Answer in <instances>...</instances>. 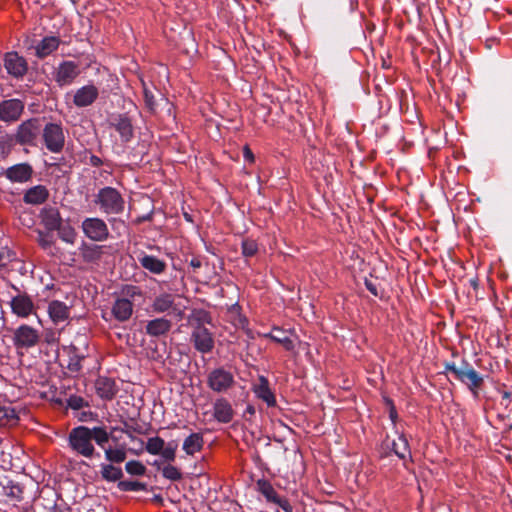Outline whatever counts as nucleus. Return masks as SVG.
Returning <instances> with one entry per match:
<instances>
[{
	"instance_id": "nucleus-12",
	"label": "nucleus",
	"mask_w": 512,
	"mask_h": 512,
	"mask_svg": "<svg viewBox=\"0 0 512 512\" xmlns=\"http://www.w3.org/2000/svg\"><path fill=\"white\" fill-rule=\"evenodd\" d=\"M25 104L20 99H8L0 102V121L14 123L24 112Z\"/></svg>"
},
{
	"instance_id": "nucleus-31",
	"label": "nucleus",
	"mask_w": 512,
	"mask_h": 512,
	"mask_svg": "<svg viewBox=\"0 0 512 512\" xmlns=\"http://www.w3.org/2000/svg\"><path fill=\"white\" fill-rule=\"evenodd\" d=\"M203 445V435L200 433H192L187 438H185L182 449L187 455L193 456L195 453L201 451Z\"/></svg>"
},
{
	"instance_id": "nucleus-30",
	"label": "nucleus",
	"mask_w": 512,
	"mask_h": 512,
	"mask_svg": "<svg viewBox=\"0 0 512 512\" xmlns=\"http://www.w3.org/2000/svg\"><path fill=\"white\" fill-rule=\"evenodd\" d=\"M138 260L144 269L153 274H161L166 269V263L152 255H143Z\"/></svg>"
},
{
	"instance_id": "nucleus-18",
	"label": "nucleus",
	"mask_w": 512,
	"mask_h": 512,
	"mask_svg": "<svg viewBox=\"0 0 512 512\" xmlns=\"http://www.w3.org/2000/svg\"><path fill=\"white\" fill-rule=\"evenodd\" d=\"M36 505L40 512H64V505L58 503L57 494L53 491L41 492Z\"/></svg>"
},
{
	"instance_id": "nucleus-52",
	"label": "nucleus",
	"mask_w": 512,
	"mask_h": 512,
	"mask_svg": "<svg viewBox=\"0 0 512 512\" xmlns=\"http://www.w3.org/2000/svg\"><path fill=\"white\" fill-rule=\"evenodd\" d=\"M90 163L95 167H99L102 165V160L99 157L92 155L90 158Z\"/></svg>"
},
{
	"instance_id": "nucleus-58",
	"label": "nucleus",
	"mask_w": 512,
	"mask_h": 512,
	"mask_svg": "<svg viewBox=\"0 0 512 512\" xmlns=\"http://www.w3.org/2000/svg\"><path fill=\"white\" fill-rule=\"evenodd\" d=\"M73 4H76L77 0H70Z\"/></svg>"
},
{
	"instance_id": "nucleus-9",
	"label": "nucleus",
	"mask_w": 512,
	"mask_h": 512,
	"mask_svg": "<svg viewBox=\"0 0 512 512\" xmlns=\"http://www.w3.org/2000/svg\"><path fill=\"white\" fill-rule=\"evenodd\" d=\"M84 235L92 241L102 242L108 239L109 229L104 220L93 217L86 218L81 225Z\"/></svg>"
},
{
	"instance_id": "nucleus-5",
	"label": "nucleus",
	"mask_w": 512,
	"mask_h": 512,
	"mask_svg": "<svg viewBox=\"0 0 512 512\" xmlns=\"http://www.w3.org/2000/svg\"><path fill=\"white\" fill-rule=\"evenodd\" d=\"M97 203L107 214H119L124 209V200L121 194L112 187H104L99 190Z\"/></svg>"
},
{
	"instance_id": "nucleus-44",
	"label": "nucleus",
	"mask_w": 512,
	"mask_h": 512,
	"mask_svg": "<svg viewBox=\"0 0 512 512\" xmlns=\"http://www.w3.org/2000/svg\"><path fill=\"white\" fill-rule=\"evenodd\" d=\"M122 297L127 298L129 300L135 299V297H141L142 292L139 287L134 285H125L121 290Z\"/></svg>"
},
{
	"instance_id": "nucleus-22",
	"label": "nucleus",
	"mask_w": 512,
	"mask_h": 512,
	"mask_svg": "<svg viewBox=\"0 0 512 512\" xmlns=\"http://www.w3.org/2000/svg\"><path fill=\"white\" fill-rule=\"evenodd\" d=\"M213 416L220 423H229L234 417L231 404L225 398L217 399L213 404Z\"/></svg>"
},
{
	"instance_id": "nucleus-33",
	"label": "nucleus",
	"mask_w": 512,
	"mask_h": 512,
	"mask_svg": "<svg viewBox=\"0 0 512 512\" xmlns=\"http://www.w3.org/2000/svg\"><path fill=\"white\" fill-rule=\"evenodd\" d=\"M104 450L105 459L111 464L117 463L120 464L126 460L127 453L125 446L121 445L116 448L105 447L102 448Z\"/></svg>"
},
{
	"instance_id": "nucleus-25",
	"label": "nucleus",
	"mask_w": 512,
	"mask_h": 512,
	"mask_svg": "<svg viewBox=\"0 0 512 512\" xmlns=\"http://www.w3.org/2000/svg\"><path fill=\"white\" fill-rule=\"evenodd\" d=\"M40 217L46 229L54 231L62 224L60 212L55 207H44L41 210Z\"/></svg>"
},
{
	"instance_id": "nucleus-51",
	"label": "nucleus",
	"mask_w": 512,
	"mask_h": 512,
	"mask_svg": "<svg viewBox=\"0 0 512 512\" xmlns=\"http://www.w3.org/2000/svg\"><path fill=\"white\" fill-rule=\"evenodd\" d=\"M39 244L43 249H49L53 245V241L47 237H41L39 239Z\"/></svg>"
},
{
	"instance_id": "nucleus-55",
	"label": "nucleus",
	"mask_w": 512,
	"mask_h": 512,
	"mask_svg": "<svg viewBox=\"0 0 512 512\" xmlns=\"http://www.w3.org/2000/svg\"><path fill=\"white\" fill-rule=\"evenodd\" d=\"M4 267L3 254L0 252V268Z\"/></svg>"
},
{
	"instance_id": "nucleus-28",
	"label": "nucleus",
	"mask_w": 512,
	"mask_h": 512,
	"mask_svg": "<svg viewBox=\"0 0 512 512\" xmlns=\"http://www.w3.org/2000/svg\"><path fill=\"white\" fill-rule=\"evenodd\" d=\"M48 313L53 322H63L69 317V308L61 301L53 300L49 303Z\"/></svg>"
},
{
	"instance_id": "nucleus-29",
	"label": "nucleus",
	"mask_w": 512,
	"mask_h": 512,
	"mask_svg": "<svg viewBox=\"0 0 512 512\" xmlns=\"http://www.w3.org/2000/svg\"><path fill=\"white\" fill-rule=\"evenodd\" d=\"M59 44V38L55 36L45 37L35 46L36 55L40 58H44L55 51Z\"/></svg>"
},
{
	"instance_id": "nucleus-10",
	"label": "nucleus",
	"mask_w": 512,
	"mask_h": 512,
	"mask_svg": "<svg viewBox=\"0 0 512 512\" xmlns=\"http://www.w3.org/2000/svg\"><path fill=\"white\" fill-rule=\"evenodd\" d=\"M193 347L202 354L212 352L215 346L213 333L207 327L195 326L190 335Z\"/></svg>"
},
{
	"instance_id": "nucleus-16",
	"label": "nucleus",
	"mask_w": 512,
	"mask_h": 512,
	"mask_svg": "<svg viewBox=\"0 0 512 512\" xmlns=\"http://www.w3.org/2000/svg\"><path fill=\"white\" fill-rule=\"evenodd\" d=\"M98 96V88L93 84H88L76 90L73 97V103L76 107H87L92 105Z\"/></svg>"
},
{
	"instance_id": "nucleus-26",
	"label": "nucleus",
	"mask_w": 512,
	"mask_h": 512,
	"mask_svg": "<svg viewBox=\"0 0 512 512\" xmlns=\"http://www.w3.org/2000/svg\"><path fill=\"white\" fill-rule=\"evenodd\" d=\"M49 196L48 189L43 185L34 186L24 194V202L32 205L44 203Z\"/></svg>"
},
{
	"instance_id": "nucleus-57",
	"label": "nucleus",
	"mask_w": 512,
	"mask_h": 512,
	"mask_svg": "<svg viewBox=\"0 0 512 512\" xmlns=\"http://www.w3.org/2000/svg\"><path fill=\"white\" fill-rule=\"evenodd\" d=\"M367 288L373 293L376 295V291L373 287H371L370 285H367Z\"/></svg>"
},
{
	"instance_id": "nucleus-1",
	"label": "nucleus",
	"mask_w": 512,
	"mask_h": 512,
	"mask_svg": "<svg viewBox=\"0 0 512 512\" xmlns=\"http://www.w3.org/2000/svg\"><path fill=\"white\" fill-rule=\"evenodd\" d=\"M112 438L114 441L117 439L111 436V433L107 431L105 426H95L89 428L84 425L74 427L70 430L67 437L68 447L76 455L82 456L87 459H92L95 456H99L93 441L101 447Z\"/></svg>"
},
{
	"instance_id": "nucleus-45",
	"label": "nucleus",
	"mask_w": 512,
	"mask_h": 512,
	"mask_svg": "<svg viewBox=\"0 0 512 512\" xmlns=\"http://www.w3.org/2000/svg\"><path fill=\"white\" fill-rule=\"evenodd\" d=\"M177 443L170 442L166 446H163V450L160 451V454L167 461H174L176 457Z\"/></svg>"
},
{
	"instance_id": "nucleus-14",
	"label": "nucleus",
	"mask_w": 512,
	"mask_h": 512,
	"mask_svg": "<svg viewBox=\"0 0 512 512\" xmlns=\"http://www.w3.org/2000/svg\"><path fill=\"white\" fill-rule=\"evenodd\" d=\"M80 74L79 65L74 61H64L59 64L54 79L59 86H67Z\"/></svg>"
},
{
	"instance_id": "nucleus-2",
	"label": "nucleus",
	"mask_w": 512,
	"mask_h": 512,
	"mask_svg": "<svg viewBox=\"0 0 512 512\" xmlns=\"http://www.w3.org/2000/svg\"><path fill=\"white\" fill-rule=\"evenodd\" d=\"M445 370L464 384L475 399L479 398L480 389L484 384V377L469 362L463 360L459 366L454 362L446 363Z\"/></svg>"
},
{
	"instance_id": "nucleus-43",
	"label": "nucleus",
	"mask_w": 512,
	"mask_h": 512,
	"mask_svg": "<svg viewBox=\"0 0 512 512\" xmlns=\"http://www.w3.org/2000/svg\"><path fill=\"white\" fill-rule=\"evenodd\" d=\"M162 475L171 481H179L182 478L181 471L173 465H166L162 469Z\"/></svg>"
},
{
	"instance_id": "nucleus-34",
	"label": "nucleus",
	"mask_w": 512,
	"mask_h": 512,
	"mask_svg": "<svg viewBox=\"0 0 512 512\" xmlns=\"http://www.w3.org/2000/svg\"><path fill=\"white\" fill-rule=\"evenodd\" d=\"M189 323L194 329L195 326L206 327L212 324L211 314L203 309L194 310L189 317Z\"/></svg>"
},
{
	"instance_id": "nucleus-7",
	"label": "nucleus",
	"mask_w": 512,
	"mask_h": 512,
	"mask_svg": "<svg viewBox=\"0 0 512 512\" xmlns=\"http://www.w3.org/2000/svg\"><path fill=\"white\" fill-rule=\"evenodd\" d=\"M12 341L17 349H29L39 343L40 333L37 329L22 324L14 330Z\"/></svg>"
},
{
	"instance_id": "nucleus-6",
	"label": "nucleus",
	"mask_w": 512,
	"mask_h": 512,
	"mask_svg": "<svg viewBox=\"0 0 512 512\" xmlns=\"http://www.w3.org/2000/svg\"><path fill=\"white\" fill-rule=\"evenodd\" d=\"M235 384L234 376L223 367L211 370L207 376L208 387L217 393H225Z\"/></svg>"
},
{
	"instance_id": "nucleus-11",
	"label": "nucleus",
	"mask_w": 512,
	"mask_h": 512,
	"mask_svg": "<svg viewBox=\"0 0 512 512\" xmlns=\"http://www.w3.org/2000/svg\"><path fill=\"white\" fill-rule=\"evenodd\" d=\"M11 287L17 292V295L10 301L12 312L21 318H27L34 314L35 306L32 298L26 293H21L15 285L11 284Z\"/></svg>"
},
{
	"instance_id": "nucleus-53",
	"label": "nucleus",
	"mask_w": 512,
	"mask_h": 512,
	"mask_svg": "<svg viewBox=\"0 0 512 512\" xmlns=\"http://www.w3.org/2000/svg\"><path fill=\"white\" fill-rule=\"evenodd\" d=\"M190 265L194 268V269H198L201 267L202 263L200 261V259L198 258H193L191 259L190 261Z\"/></svg>"
},
{
	"instance_id": "nucleus-32",
	"label": "nucleus",
	"mask_w": 512,
	"mask_h": 512,
	"mask_svg": "<svg viewBox=\"0 0 512 512\" xmlns=\"http://www.w3.org/2000/svg\"><path fill=\"white\" fill-rule=\"evenodd\" d=\"M389 446L400 459L405 460L407 457H410L409 444L405 436L398 435L396 439L392 440Z\"/></svg>"
},
{
	"instance_id": "nucleus-49",
	"label": "nucleus",
	"mask_w": 512,
	"mask_h": 512,
	"mask_svg": "<svg viewBox=\"0 0 512 512\" xmlns=\"http://www.w3.org/2000/svg\"><path fill=\"white\" fill-rule=\"evenodd\" d=\"M501 394L500 405L504 407L505 410H508L512 403V393L508 390H499Z\"/></svg>"
},
{
	"instance_id": "nucleus-15",
	"label": "nucleus",
	"mask_w": 512,
	"mask_h": 512,
	"mask_svg": "<svg viewBox=\"0 0 512 512\" xmlns=\"http://www.w3.org/2000/svg\"><path fill=\"white\" fill-rule=\"evenodd\" d=\"M4 66L7 72L16 78L23 77L28 69L26 60L16 52L6 54Z\"/></svg>"
},
{
	"instance_id": "nucleus-8",
	"label": "nucleus",
	"mask_w": 512,
	"mask_h": 512,
	"mask_svg": "<svg viewBox=\"0 0 512 512\" xmlns=\"http://www.w3.org/2000/svg\"><path fill=\"white\" fill-rule=\"evenodd\" d=\"M175 298V295L166 292L157 295L151 304L153 312L158 314L168 312L173 314L178 320H182L184 318V310L175 305Z\"/></svg>"
},
{
	"instance_id": "nucleus-27",
	"label": "nucleus",
	"mask_w": 512,
	"mask_h": 512,
	"mask_svg": "<svg viewBox=\"0 0 512 512\" xmlns=\"http://www.w3.org/2000/svg\"><path fill=\"white\" fill-rule=\"evenodd\" d=\"M263 337L281 344L287 351H292L295 347L293 340L288 337L287 331H284L279 327H273L269 333L263 334Z\"/></svg>"
},
{
	"instance_id": "nucleus-19",
	"label": "nucleus",
	"mask_w": 512,
	"mask_h": 512,
	"mask_svg": "<svg viewBox=\"0 0 512 512\" xmlns=\"http://www.w3.org/2000/svg\"><path fill=\"white\" fill-rule=\"evenodd\" d=\"M173 324L165 317H158L147 321L145 333L150 337H161L168 334Z\"/></svg>"
},
{
	"instance_id": "nucleus-38",
	"label": "nucleus",
	"mask_w": 512,
	"mask_h": 512,
	"mask_svg": "<svg viewBox=\"0 0 512 512\" xmlns=\"http://www.w3.org/2000/svg\"><path fill=\"white\" fill-rule=\"evenodd\" d=\"M164 445L165 441L161 437H151L147 440L146 450L151 455H159L160 451L163 450Z\"/></svg>"
},
{
	"instance_id": "nucleus-50",
	"label": "nucleus",
	"mask_w": 512,
	"mask_h": 512,
	"mask_svg": "<svg viewBox=\"0 0 512 512\" xmlns=\"http://www.w3.org/2000/svg\"><path fill=\"white\" fill-rule=\"evenodd\" d=\"M243 157L246 161L254 162V155L251 149L248 146H245L243 148Z\"/></svg>"
},
{
	"instance_id": "nucleus-35",
	"label": "nucleus",
	"mask_w": 512,
	"mask_h": 512,
	"mask_svg": "<svg viewBox=\"0 0 512 512\" xmlns=\"http://www.w3.org/2000/svg\"><path fill=\"white\" fill-rule=\"evenodd\" d=\"M100 469L101 477L108 482H116L123 477L122 469L111 463L101 464Z\"/></svg>"
},
{
	"instance_id": "nucleus-13",
	"label": "nucleus",
	"mask_w": 512,
	"mask_h": 512,
	"mask_svg": "<svg viewBox=\"0 0 512 512\" xmlns=\"http://www.w3.org/2000/svg\"><path fill=\"white\" fill-rule=\"evenodd\" d=\"M257 490L266 498L268 502L274 503L286 512H291L292 507L286 498L278 495L271 483L265 479H259L256 483Z\"/></svg>"
},
{
	"instance_id": "nucleus-20",
	"label": "nucleus",
	"mask_w": 512,
	"mask_h": 512,
	"mask_svg": "<svg viewBox=\"0 0 512 512\" xmlns=\"http://www.w3.org/2000/svg\"><path fill=\"white\" fill-rule=\"evenodd\" d=\"M252 391L257 398L264 401L267 406L274 407L276 405V398L270 389L268 379L264 376H259L258 382L252 387Z\"/></svg>"
},
{
	"instance_id": "nucleus-24",
	"label": "nucleus",
	"mask_w": 512,
	"mask_h": 512,
	"mask_svg": "<svg viewBox=\"0 0 512 512\" xmlns=\"http://www.w3.org/2000/svg\"><path fill=\"white\" fill-rule=\"evenodd\" d=\"M96 393L105 400H111L115 397L118 388L113 379L100 376L95 382Z\"/></svg>"
},
{
	"instance_id": "nucleus-41",
	"label": "nucleus",
	"mask_w": 512,
	"mask_h": 512,
	"mask_svg": "<svg viewBox=\"0 0 512 512\" xmlns=\"http://www.w3.org/2000/svg\"><path fill=\"white\" fill-rule=\"evenodd\" d=\"M5 494L13 499V500H16V501H21L23 499V489L20 485L18 484H10V485H7L5 486Z\"/></svg>"
},
{
	"instance_id": "nucleus-39",
	"label": "nucleus",
	"mask_w": 512,
	"mask_h": 512,
	"mask_svg": "<svg viewBox=\"0 0 512 512\" xmlns=\"http://www.w3.org/2000/svg\"><path fill=\"white\" fill-rule=\"evenodd\" d=\"M242 255L244 257H253L258 252V244L255 240L247 238L241 244Z\"/></svg>"
},
{
	"instance_id": "nucleus-54",
	"label": "nucleus",
	"mask_w": 512,
	"mask_h": 512,
	"mask_svg": "<svg viewBox=\"0 0 512 512\" xmlns=\"http://www.w3.org/2000/svg\"><path fill=\"white\" fill-rule=\"evenodd\" d=\"M246 413L250 414V415H254L255 414V408L251 405H249L247 408H246Z\"/></svg>"
},
{
	"instance_id": "nucleus-42",
	"label": "nucleus",
	"mask_w": 512,
	"mask_h": 512,
	"mask_svg": "<svg viewBox=\"0 0 512 512\" xmlns=\"http://www.w3.org/2000/svg\"><path fill=\"white\" fill-rule=\"evenodd\" d=\"M125 470L131 475H143L146 471V467L139 461L131 460L125 464Z\"/></svg>"
},
{
	"instance_id": "nucleus-48",
	"label": "nucleus",
	"mask_w": 512,
	"mask_h": 512,
	"mask_svg": "<svg viewBox=\"0 0 512 512\" xmlns=\"http://www.w3.org/2000/svg\"><path fill=\"white\" fill-rule=\"evenodd\" d=\"M87 405V402L80 396L73 395L68 399V406L74 410H79Z\"/></svg>"
},
{
	"instance_id": "nucleus-47",
	"label": "nucleus",
	"mask_w": 512,
	"mask_h": 512,
	"mask_svg": "<svg viewBox=\"0 0 512 512\" xmlns=\"http://www.w3.org/2000/svg\"><path fill=\"white\" fill-rule=\"evenodd\" d=\"M120 486L125 491H141L146 489V485L138 481H124L121 482Z\"/></svg>"
},
{
	"instance_id": "nucleus-37",
	"label": "nucleus",
	"mask_w": 512,
	"mask_h": 512,
	"mask_svg": "<svg viewBox=\"0 0 512 512\" xmlns=\"http://www.w3.org/2000/svg\"><path fill=\"white\" fill-rule=\"evenodd\" d=\"M58 231L59 238L68 243V244H74L76 240L77 233L75 229L70 226H62V224L59 226V228L56 229Z\"/></svg>"
},
{
	"instance_id": "nucleus-40",
	"label": "nucleus",
	"mask_w": 512,
	"mask_h": 512,
	"mask_svg": "<svg viewBox=\"0 0 512 512\" xmlns=\"http://www.w3.org/2000/svg\"><path fill=\"white\" fill-rule=\"evenodd\" d=\"M82 257L85 261L92 262L100 259L101 250L99 246H84L82 248Z\"/></svg>"
},
{
	"instance_id": "nucleus-23",
	"label": "nucleus",
	"mask_w": 512,
	"mask_h": 512,
	"mask_svg": "<svg viewBox=\"0 0 512 512\" xmlns=\"http://www.w3.org/2000/svg\"><path fill=\"white\" fill-rule=\"evenodd\" d=\"M110 125L120 134L123 142H128L133 137V126L126 115H118L112 119Z\"/></svg>"
},
{
	"instance_id": "nucleus-4",
	"label": "nucleus",
	"mask_w": 512,
	"mask_h": 512,
	"mask_svg": "<svg viewBox=\"0 0 512 512\" xmlns=\"http://www.w3.org/2000/svg\"><path fill=\"white\" fill-rule=\"evenodd\" d=\"M41 132V119L32 117L18 125L14 139L21 146H35Z\"/></svg>"
},
{
	"instance_id": "nucleus-3",
	"label": "nucleus",
	"mask_w": 512,
	"mask_h": 512,
	"mask_svg": "<svg viewBox=\"0 0 512 512\" xmlns=\"http://www.w3.org/2000/svg\"><path fill=\"white\" fill-rule=\"evenodd\" d=\"M41 137L45 148L53 154L64 150L66 135L61 123L48 122L42 127Z\"/></svg>"
},
{
	"instance_id": "nucleus-56",
	"label": "nucleus",
	"mask_w": 512,
	"mask_h": 512,
	"mask_svg": "<svg viewBox=\"0 0 512 512\" xmlns=\"http://www.w3.org/2000/svg\"><path fill=\"white\" fill-rule=\"evenodd\" d=\"M470 283H471V285H472L474 288H476V287H477V280H475V279H471V280H470Z\"/></svg>"
},
{
	"instance_id": "nucleus-21",
	"label": "nucleus",
	"mask_w": 512,
	"mask_h": 512,
	"mask_svg": "<svg viewBox=\"0 0 512 512\" xmlns=\"http://www.w3.org/2000/svg\"><path fill=\"white\" fill-rule=\"evenodd\" d=\"M133 308L134 305L131 300L118 297L112 305L111 313L117 321L124 322L132 316Z\"/></svg>"
},
{
	"instance_id": "nucleus-36",
	"label": "nucleus",
	"mask_w": 512,
	"mask_h": 512,
	"mask_svg": "<svg viewBox=\"0 0 512 512\" xmlns=\"http://www.w3.org/2000/svg\"><path fill=\"white\" fill-rule=\"evenodd\" d=\"M68 355H69V360L67 363V368L71 372H79L82 369L81 362L84 360L85 357L83 355H79L77 353L76 347H74V346H71L69 348Z\"/></svg>"
},
{
	"instance_id": "nucleus-17",
	"label": "nucleus",
	"mask_w": 512,
	"mask_h": 512,
	"mask_svg": "<svg viewBox=\"0 0 512 512\" xmlns=\"http://www.w3.org/2000/svg\"><path fill=\"white\" fill-rule=\"evenodd\" d=\"M33 175V168L29 163L15 164L5 171V176L11 182L24 183L29 181Z\"/></svg>"
},
{
	"instance_id": "nucleus-46",
	"label": "nucleus",
	"mask_w": 512,
	"mask_h": 512,
	"mask_svg": "<svg viewBox=\"0 0 512 512\" xmlns=\"http://www.w3.org/2000/svg\"><path fill=\"white\" fill-rule=\"evenodd\" d=\"M143 94H144V100L146 107L151 111L155 112L156 110V101L154 99L153 93L146 87V85L143 83Z\"/></svg>"
}]
</instances>
